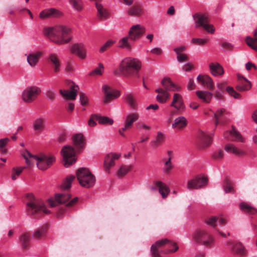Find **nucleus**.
<instances>
[{"label":"nucleus","instance_id":"obj_1","mask_svg":"<svg viewBox=\"0 0 257 257\" xmlns=\"http://www.w3.org/2000/svg\"><path fill=\"white\" fill-rule=\"evenodd\" d=\"M43 33L51 41L58 45L68 43L71 40V30L66 26L60 25L45 28Z\"/></svg>","mask_w":257,"mask_h":257},{"label":"nucleus","instance_id":"obj_2","mask_svg":"<svg viewBox=\"0 0 257 257\" xmlns=\"http://www.w3.org/2000/svg\"><path fill=\"white\" fill-rule=\"evenodd\" d=\"M142 68V62L138 59L126 57L120 63L119 70L113 71V74L118 76L130 77L137 75Z\"/></svg>","mask_w":257,"mask_h":257},{"label":"nucleus","instance_id":"obj_3","mask_svg":"<svg viewBox=\"0 0 257 257\" xmlns=\"http://www.w3.org/2000/svg\"><path fill=\"white\" fill-rule=\"evenodd\" d=\"M23 156L27 165H32L36 162L38 168L42 170L47 169L55 161V158L53 156H48L44 154L33 155L28 151H25L23 153Z\"/></svg>","mask_w":257,"mask_h":257},{"label":"nucleus","instance_id":"obj_4","mask_svg":"<svg viewBox=\"0 0 257 257\" xmlns=\"http://www.w3.org/2000/svg\"><path fill=\"white\" fill-rule=\"evenodd\" d=\"M28 202L26 203V209L29 213L31 214H39L42 212L45 214H49L50 211L45 208L43 202L36 199L32 194L27 196Z\"/></svg>","mask_w":257,"mask_h":257},{"label":"nucleus","instance_id":"obj_5","mask_svg":"<svg viewBox=\"0 0 257 257\" xmlns=\"http://www.w3.org/2000/svg\"><path fill=\"white\" fill-rule=\"evenodd\" d=\"M76 176L80 185L83 187L88 188L95 184V178L87 168H79L76 172Z\"/></svg>","mask_w":257,"mask_h":257},{"label":"nucleus","instance_id":"obj_6","mask_svg":"<svg viewBox=\"0 0 257 257\" xmlns=\"http://www.w3.org/2000/svg\"><path fill=\"white\" fill-rule=\"evenodd\" d=\"M165 244H167L169 247L173 246L174 247V248L169 249L166 253L174 252L178 249V247L176 245L175 243L167 239L158 240L151 246V253L152 257H160L159 249Z\"/></svg>","mask_w":257,"mask_h":257},{"label":"nucleus","instance_id":"obj_7","mask_svg":"<svg viewBox=\"0 0 257 257\" xmlns=\"http://www.w3.org/2000/svg\"><path fill=\"white\" fill-rule=\"evenodd\" d=\"M41 93L40 89L35 86L27 87L22 92V98L26 103H31L37 99Z\"/></svg>","mask_w":257,"mask_h":257},{"label":"nucleus","instance_id":"obj_8","mask_svg":"<svg viewBox=\"0 0 257 257\" xmlns=\"http://www.w3.org/2000/svg\"><path fill=\"white\" fill-rule=\"evenodd\" d=\"M63 156L64 165L66 167H69L76 161L75 152L72 147L64 146L61 151Z\"/></svg>","mask_w":257,"mask_h":257},{"label":"nucleus","instance_id":"obj_9","mask_svg":"<svg viewBox=\"0 0 257 257\" xmlns=\"http://www.w3.org/2000/svg\"><path fill=\"white\" fill-rule=\"evenodd\" d=\"M102 89L105 96L103 100L104 103H108L120 96V92L119 91L112 88L106 84L103 85Z\"/></svg>","mask_w":257,"mask_h":257},{"label":"nucleus","instance_id":"obj_10","mask_svg":"<svg viewBox=\"0 0 257 257\" xmlns=\"http://www.w3.org/2000/svg\"><path fill=\"white\" fill-rule=\"evenodd\" d=\"M207 179L201 176H197L188 181L187 188L189 189H197L206 185Z\"/></svg>","mask_w":257,"mask_h":257},{"label":"nucleus","instance_id":"obj_11","mask_svg":"<svg viewBox=\"0 0 257 257\" xmlns=\"http://www.w3.org/2000/svg\"><path fill=\"white\" fill-rule=\"evenodd\" d=\"M71 52L81 59H85L87 57L86 46L83 43L73 45L71 48Z\"/></svg>","mask_w":257,"mask_h":257},{"label":"nucleus","instance_id":"obj_12","mask_svg":"<svg viewBox=\"0 0 257 257\" xmlns=\"http://www.w3.org/2000/svg\"><path fill=\"white\" fill-rule=\"evenodd\" d=\"M145 27L141 25L137 24L133 26L128 32V35L131 39L136 40L140 39L145 32Z\"/></svg>","mask_w":257,"mask_h":257},{"label":"nucleus","instance_id":"obj_13","mask_svg":"<svg viewBox=\"0 0 257 257\" xmlns=\"http://www.w3.org/2000/svg\"><path fill=\"white\" fill-rule=\"evenodd\" d=\"M224 137L231 141L243 143L245 141L244 138L241 136L233 126L230 131H226L224 133Z\"/></svg>","mask_w":257,"mask_h":257},{"label":"nucleus","instance_id":"obj_14","mask_svg":"<svg viewBox=\"0 0 257 257\" xmlns=\"http://www.w3.org/2000/svg\"><path fill=\"white\" fill-rule=\"evenodd\" d=\"M120 156V154L111 153L105 156L104 167L107 172H110V169L115 165V161L118 159Z\"/></svg>","mask_w":257,"mask_h":257},{"label":"nucleus","instance_id":"obj_15","mask_svg":"<svg viewBox=\"0 0 257 257\" xmlns=\"http://www.w3.org/2000/svg\"><path fill=\"white\" fill-rule=\"evenodd\" d=\"M173 158V153L171 151L167 152V157H164L162 161L164 163L163 171L165 174H169L173 169L171 160Z\"/></svg>","mask_w":257,"mask_h":257},{"label":"nucleus","instance_id":"obj_16","mask_svg":"<svg viewBox=\"0 0 257 257\" xmlns=\"http://www.w3.org/2000/svg\"><path fill=\"white\" fill-rule=\"evenodd\" d=\"M198 138L199 141V146L204 149L209 146L212 143V137L202 131L198 133Z\"/></svg>","mask_w":257,"mask_h":257},{"label":"nucleus","instance_id":"obj_17","mask_svg":"<svg viewBox=\"0 0 257 257\" xmlns=\"http://www.w3.org/2000/svg\"><path fill=\"white\" fill-rule=\"evenodd\" d=\"M77 87L73 85L70 87V90L60 89L59 92L64 98L68 100H74L78 92Z\"/></svg>","mask_w":257,"mask_h":257},{"label":"nucleus","instance_id":"obj_18","mask_svg":"<svg viewBox=\"0 0 257 257\" xmlns=\"http://www.w3.org/2000/svg\"><path fill=\"white\" fill-rule=\"evenodd\" d=\"M238 84L236 86V89L239 91H244L249 90L251 85L249 81L246 78L237 74Z\"/></svg>","mask_w":257,"mask_h":257},{"label":"nucleus","instance_id":"obj_19","mask_svg":"<svg viewBox=\"0 0 257 257\" xmlns=\"http://www.w3.org/2000/svg\"><path fill=\"white\" fill-rule=\"evenodd\" d=\"M197 80L203 86L208 89L213 90L214 88V82L212 79L207 75H199L197 77Z\"/></svg>","mask_w":257,"mask_h":257},{"label":"nucleus","instance_id":"obj_20","mask_svg":"<svg viewBox=\"0 0 257 257\" xmlns=\"http://www.w3.org/2000/svg\"><path fill=\"white\" fill-rule=\"evenodd\" d=\"M225 151L230 154H232L235 156L241 157L245 155V153L243 150L237 148L234 144L228 143L224 147Z\"/></svg>","mask_w":257,"mask_h":257},{"label":"nucleus","instance_id":"obj_21","mask_svg":"<svg viewBox=\"0 0 257 257\" xmlns=\"http://www.w3.org/2000/svg\"><path fill=\"white\" fill-rule=\"evenodd\" d=\"M195 28L202 27L206 23H208L209 19L207 14L196 13L193 16Z\"/></svg>","mask_w":257,"mask_h":257},{"label":"nucleus","instance_id":"obj_22","mask_svg":"<svg viewBox=\"0 0 257 257\" xmlns=\"http://www.w3.org/2000/svg\"><path fill=\"white\" fill-rule=\"evenodd\" d=\"M62 13L54 8L46 9L40 14L41 18L45 19L51 17H57L61 16Z\"/></svg>","mask_w":257,"mask_h":257},{"label":"nucleus","instance_id":"obj_23","mask_svg":"<svg viewBox=\"0 0 257 257\" xmlns=\"http://www.w3.org/2000/svg\"><path fill=\"white\" fill-rule=\"evenodd\" d=\"M209 69L211 74L214 76H221L224 73L223 68L218 63H211Z\"/></svg>","mask_w":257,"mask_h":257},{"label":"nucleus","instance_id":"obj_24","mask_svg":"<svg viewBox=\"0 0 257 257\" xmlns=\"http://www.w3.org/2000/svg\"><path fill=\"white\" fill-rule=\"evenodd\" d=\"M171 106L174 107L176 109L180 110L183 109L184 105L182 96L178 93H174L173 101Z\"/></svg>","mask_w":257,"mask_h":257},{"label":"nucleus","instance_id":"obj_25","mask_svg":"<svg viewBox=\"0 0 257 257\" xmlns=\"http://www.w3.org/2000/svg\"><path fill=\"white\" fill-rule=\"evenodd\" d=\"M161 84L168 91H179L180 89V87L174 84L170 78L168 77L164 78L161 81Z\"/></svg>","mask_w":257,"mask_h":257},{"label":"nucleus","instance_id":"obj_26","mask_svg":"<svg viewBox=\"0 0 257 257\" xmlns=\"http://www.w3.org/2000/svg\"><path fill=\"white\" fill-rule=\"evenodd\" d=\"M197 96L205 103H209L210 102L213 94L207 90H198L196 92Z\"/></svg>","mask_w":257,"mask_h":257},{"label":"nucleus","instance_id":"obj_27","mask_svg":"<svg viewBox=\"0 0 257 257\" xmlns=\"http://www.w3.org/2000/svg\"><path fill=\"white\" fill-rule=\"evenodd\" d=\"M49 59L52 65L54 72H59L61 70V65L58 57L55 54H51L49 55Z\"/></svg>","mask_w":257,"mask_h":257},{"label":"nucleus","instance_id":"obj_28","mask_svg":"<svg viewBox=\"0 0 257 257\" xmlns=\"http://www.w3.org/2000/svg\"><path fill=\"white\" fill-rule=\"evenodd\" d=\"M226 220L222 217L213 216L209 218L206 220V223L211 226L215 227L217 224L220 225H224L226 223Z\"/></svg>","mask_w":257,"mask_h":257},{"label":"nucleus","instance_id":"obj_29","mask_svg":"<svg viewBox=\"0 0 257 257\" xmlns=\"http://www.w3.org/2000/svg\"><path fill=\"white\" fill-rule=\"evenodd\" d=\"M72 140L76 149L83 148L85 145V139L82 134L77 133L73 135Z\"/></svg>","mask_w":257,"mask_h":257},{"label":"nucleus","instance_id":"obj_30","mask_svg":"<svg viewBox=\"0 0 257 257\" xmlns=\"http://www.w3.org/2000/svg\"><path fill=\"white\" fill-rule=\"evenodd\" d=\"M159 94L156 96L157 100L160 103H164L169 99L170 94L162 88H158L156 90Z\"/></svg>","mask_w":257,"mask_h":257},{"label":"nucleus","instance_id":"obj_31","mask_svg":"<svg viewBox=\"0 0 257 257\" xmlns=\"http://www.w3.org/2000/svg\"><path fill=\"white\" fill-rule=\"evenodd\" d=\"M187 121L186 118L183 116L177 117L175 119L172 124V127L178 130H181L187 125Z\"/></svg>","mask_w":257,"mask_h":257},{"label":"nucleus","instance_id":"obj_32","mask_svg":"<svg viewBox=\"0 0 257 257\" xmlns=\"http://www.w3.org/2000/svg\"><path fill=\"white\" fill-rule=\"evenodd\" d=\"M155 184L159 189V192L161 194L162 197L165 198L167 197L170 193V189L169 187L161 181H157Z\"/></svg>","mask_w":257,"mask_h":257},{"label":"nucleus","instance_id":"obj_33","mask_svg":"<svg viewBox=\"0 0 257 257\" xmlns=\"http://www.w3.org/2000/svg\"><path fill=\"white\" fill-rule=\"evenodd\" d=\"M139 118V114L137 112H131L126 115L124 119V123L126 126L132 127L133 123Z\"/></svg>","mask_w":257,"mask_h":257},{"label":"nucleus","instance_id":"obj_34","mask_svg":"<svg viewBox=\"0 0 257 257\" xmlns=\"http://www.w3.org/2000/svg\"><path fill=\"white\" fill-rule=\"evenodd\" d=\"M41 52H36L29 54L27 56V61L31 66H35L42 55Z\"/></svg>","mask_w":257,"mask_h":257},{"label":"nucleus","instance_id":"obj_35","mask_svg":"<svg viewBox=\"0 0 257 257\" xmlns=\"http://www.w3.org/2000/svg\"><path fill=\"white\" fill-rule=\"evenodd\" d=\"M207 232V231L204 229H197L192 234V239L194 241L200 243L202 241V239L204 238Z\"/></svg>","mask_w":257,"mask_h":257},{"label":"nucleus","instance_id":"obj_36","mask_svg":"<svg viewBox=\"0 0 257 257\" xmlns=\"http://www.w3.org/2000/svg\"><path fill=\"white\" fill-rule=\"evenodd\" d=\"M240 208L243 211L251 214H254L257 213V209L256 208L246 202L241 203L240 204Z\"/></svg>","mask_w":257,"mask_h":257},{"label":"nucleus","instance_id":"obj_37","mask_svg":"<svg viewBox=\"0 0 257 257\" xmlns=\"http://www.w3.org/2000/svg\"><path fill=\"white\" fill-rule=\"evenodd\" d=\"M96 8L100 19H106L108 16L107 11L104 8L103 6L99 3H96Z\"/></svg>","mask_w":257,"mask_h":257},{"label":"nucleus","instance_id":"obj_38","mask_svg":"<svg viewBox=\"0 0 257 257\" xmlns=\"http://www.w3.org/2000/svg\"><path fill=\"white\" fill-rule=\"evenodd\" d=\"M69 193H58L55 195V200L59 203H65L70 198Z\"/></svg>","mask_w":257,"mask_h":257},{"label":"nucleus","instance_id":"obj_39","mask_svg":"<svg viewBox=\"0 0 257 257\" xmlns=\"http://www.w3.org/2000/svg\"><path fill=\"white\" fill-rule=\"evenodd\" d=\"M31 239V235L28 233L22 234L20 237V241L24 248H27Z\"/></svg>","mask_w":257,"mask_h":257},{"label":"nucleus","instance_id":"obj_40","mask_svg":"<svg viewBox=\"0 0 257 257\" xmlns=\"http://www.w3.org/2000/svg\"><path fill=\"white\" fill-rule=\"evenodd\" d=\"M164 138L162 133L159 132L154 141L151 143L152 147L153 148H157L160 146L164 142Z\"/></svg>","mask_w":257,"mask_h":257},{"label":"nucleus","instance_id":"obj_41","mask_svg":"<svg viewBox=\"0 0 257 257\" xmlns=\"http://www.w3.org/2000/svg\"><path fill=\"white\" fill-rule=\"evenodd\" d=\"M46 232V227H43L34 231L33 233V237L36 239H39L44 237L45 236Z\"/></svg>","mask_w":257,"mask_h":257},{"label":"nucleus","instance_id":"obj_42","mask_svg":"<svg viewBox=\"0 0 257 257\" xmlns=\"http://www.w3.org/2000/svg\"><path fill=\"white\" fill-rule=\"evenodd\" d=\"M214 242V239L212 235L207 232L206 234L204 236V238L202 239L200 244H203L205 246H210Z\"/></svg>","mask_w":257,"mask_h":257},{"label":"nucleus","instance_id":"obj_43","mask_svg":"<svg viewBox=\"0 0 257 257\" xmlns=\"http://www.w3.org/2000/svg\"><path fill=\"white\" fill-rule=\"evenodd\" d=\"M33 126L35 130L42 132L44 128L43 119L41 118L36 119L34 122Z\"/></svg>","mask_w":257,"mask_h":257},{"label":"nucleus","instance_id":"obj_44","mask_svg":"<svg viewBox=\"0 0 257 257\" xmlns=\"http://www.w3.org/2000/svg\"><path fill=\"white\" fill-rule=\"evenodd\" d=\"M125 97L127 103L129 104L130 107L133 109L136 108L137 103L134 95L131 93H127L125 94Z\"/></svg>","mask_w":257,"mask_h":257},{"label":"nucleus","instance_id":"obj_45","mask_svg":"<svg viewBox=\"0 0 257 257\" xmlns=\"http://www.w3.org/2000/svg\"><path fill=\"white\" fill-rule=\"evenodd\" d=\"M75 178V176L70 175L64 180L62 184L61 187L63 189H67L71 187L72 183Z\"/></svg>","mask_w":257,"mask_h":257},{"label":"nucleus","instance_id":"obj_46","mask_svg":"<svg viewBox=\"0 0 257 257\" xmlns=\"http://www.w3.org/2000/svg\"><path fill=\"white\" fill-rule=\"evenodd\" d=\"M73 8L78 11L80 12L83 8V3L81 0H69Z\"/></svg>","mask_w":257,"mask_h":257},{"label":"nucleus","instance_id":"obj_47","mask_svg":"<svg viewBox=\"0 0 257 257\" xmlns=\"http://www.w3.org/2000/svg\"><path fill=\"white\" fill-rule=\"evenodd\" d=\"M25 168V167H14L12 172V179L13 180H16L17 178V176H19L22 173Z\"/></svg>","mask_w":257,"mask_h":257},{"label":"nucleus","instance_id":"obj_48","mask_svg":"<svg viewBox=\"0 0 257 257\" xmlns=\"http://www.w3.org/2000/svg\"><path fill=\"white\" fill-rule=\"evenodd\" d=\"M132 169V166H122L118 170L117 176L119 177H123L126 175Z\"/></svg>","mask_w":257,"mask_h":257},{"label":"nucleus","instance_id":"obj_49","mask_svg":"<svg viewBox=\"0 0 257 257\" xmlns=\"http://www.w3.org/2000/svg\"><path fill=\"white\" fill-rule=\"evenodd\" d=\"M104 72V66L102 63H99L98 66L90 72V76L102 75Z\"/></svg>","mask_w":257,"mask_h":257},{"label":"nucleus","instance_id":"obj_50","mask_svg":"<svg viewBox=\"0 0 257 257\" xmlns=\"http://www.w3.org/2000/svg\"><path fill=\"white\" fill-rule=\"evenodd\" d=\"M128 38L127 37H124L121 39L118 42L119 47L127 50L131 49V47L128 42Z\"/></svg>","mask_w":257,"mask_h":257},{"label":"nucleus","instance_id":"obj_51","mask_svg":"<svg viewBox=\"0 0 257 257\" xmlns=\"http://www.w3.org/2000/svg\"><path fill=\"white\" fill-rule=\"evenodd\" d=\"M97 120L100 124H112L113 122L112 119L109 118L106 116H102L97 115Z\"/></svg>","mask_w":257,"mask_h":257},{"label":"nucleus","instance_id":"obj_52","mask_svg":"<svg viewBox=\"0 0 257 257\" xmlns=\"http://www.w3.org/2000/svg\"><path fill=\"white\" fill-rule=\"evenodd\" d=\"M208 38H193L191 42L193 44L198 45H204L208 43Z\"/></svg>","mask_w":257,"mask_h":257},{"label":"nucleus","instance_id":"obj_53","mask_svg":"<svg viewBox=\"0 0 257 257\" xmlns=\"http://www.w3.org/2000/svg\"><path fill=\"white\" fill-rule=\"evenodd\" d=\"M141 13V10L138 6H134L130 9L128 13L130 16H139Z\"/></svg>","mask_w":257,"mask_h":257},{"label":"nucleus","instance_id":"obj_54","mask_svg":"<svg viewBox=\"0 0 257 257\" xmlns=\"http://www.w3.org/2000/svg\"><path fill=\"white\" fill-rule=\"evenodd\" d=\"M226 91L228 93V94L231 96L233 97L234 98H240V95L238 93H237L233 89L232 87L228 86L226 89Z\"/></svg>","mask_w":257,"mask_h":257},{"label":"nucleus","instance_id":"obj_55","mask_svg":"<svg viewBox=\"0 0 257 257\" xmlns=\"http://www.w3.org/2000/svg\"><path fill=\"white\" fill-rule=\"evenodd\" d=\"M225 111V110L224 108H220L218 109L215 113H214L215 123L216 125L219 123L220 119Z\"/></svg>","mask_w":257,"mask_h":257},{"label":"nucleus","instance_id":"obj_56","mask_svg":"<svg viewBox=\"0 0 257 257\" xmlns=\"http://www.w3.org/2000/svg\"><path fill=\"white\" fill-rule=\"evenodd\" d=\"M233 250L239 254H244L245 252L244 246L240 243H237L233 247Z\"/></svg>","mask_w":257,"mask_h":257},{"label":"nucleus","instance_id":"obj_57","mask_svg":"<svg viewBox=\"0 0 257 257\" xmlns=\"http://www.w3.org/2000/svg\"><path fill=\"white\" fill-rule=\"evenodd\" d=\"M256 42L255 39L251 38L249 37H247L246 38V43L249 47L252 48L254 50L257 49V46H255V43Z\"/></svg>","mask_w":257,"mask_h":257},{"label":"nucleus","instance_id":"obj_58","mask_svg":"<svg viewBox=\"0 0 257 257\" xmlns=\"http://www.w3.org/2000/svg\"><path fill=\"white\" fill-rule=\"evenodd\" d=\"M202 27L208 33L213 34L215 32V29L213 25L209 24L208 23H206Z\"/></svg>","mask_w":257,"mask_h":257},{"label":"nucleus","instance_id":"obj_59","mask_svg":"<svg viewBox=\"0 0 257 257\" xmlns=\"http://www.w3.org/2000/svg\"><path fill=\"white\" fill-rule=\"evenodd\" d=\"M113 44V41L111 40L107 41L103 46H102L99 49V52L100 53L104 52L108 48H109Z\"/></svg>","mask_w":257,"mask_h":257},{"label":"nucleus","instance_id":"obj_60","mask_svg":"<svg viewBox=\"0 0 257 257\" xmlns=\"http://www.w3.org/2000/svg\"><path fill=\"white\" fill-rule=\"evenodd\" d=\"M177 59L179 62H182L188 60V55L185 53H179L177 54Z\"/></svg>","mask_w":257,"mask_h":257},{"label":"nucleus","instance_id":"obj_61","mask_svg":"<svg viewBox=\"0 0 257 257\" xmlns=\"http://www.w3.org/2000/svg\"><path fill=\"white\" fill-rule=\"evenodd\" d=\"M46 97L50 100H53L55 98V92L52 90H48L46 92Z\"/></svg>","mask_w":257,"mask_h":257},{"label":"nucleus","instance_id":"obj_62","mask_svg":"<svg viewBox=\"0 0 257 257\" xmlns=\"http://www.w3.org/2000/svg\"><path fill=\"white\" fill-rule=\"evenodd\" d=\"M97 115L93 114L91 115V117L88 120V125L90 126H94L96 125V123L95 121V120H97Z\"/></svg>","mask_w":257,"mask_h":257},{"label":"nucleus","instance_id":"obj_63","mask_svg":"<svg viewBox=\"0 0 257 257\" xmlns=\"http://www.w3.org/2000/svg\"><path fill=\"white\" fill-rule=\"evenodd\" d=\"M223 156V152L221 150H219L214 152L212 155L213 159L215 160H219L222 158Z\"/></svg>","mask_w":257,"mask_h":257},{"label":"nucleus","instance_id":"obj_64","mask_svg":"<svg viewBox=\"0 0 257 257\" xmlns=\"http://www.w3.org/2000/svg\"><path fill=\"white\" fill-rule=\"evenodd\" d=\"M223 189L225 193H229L231 192L233 188L230 183L226 181L225 185L223 186Z\"/></svg>","mask_w":257,"mask_h":257}]
</instances>
